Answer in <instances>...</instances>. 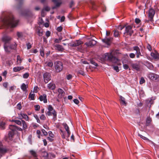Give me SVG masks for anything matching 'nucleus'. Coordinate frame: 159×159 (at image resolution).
Wrapping results in <instances>:
<instances>
[{
    "label": "nucleus",
    "mask_w": 159,
    "mask_h": 159,
    "mask_svg": "<svg viewBox=\"0 0 159 159\" xmlns=\"http://www.w3.org/2000/svg\"><path fill=\"white\" fill-rule=\"evenodd\" d=\"M155 14V11L153 9H150L148 12V17L150 18V21H152Z\"/></svg>",
    "instance_id": "obj_10"
},
{
    "label": "nucleus",
    "mask_w": 159,
    "mask_h": 159,
    "mask_svg": "<svg viewBox=\"0 0 159 159\" xmlns=\"http://www.w3.org/2000/svg\"><path fill=\"white\" fill-rule=\"evenodd\" d=\"M29 76V74L28 73H26L23 75V78L24 79L27 78Z\"/></svg>",
    "instance_id": "obj_48"
},
{
    "label": "nucleus",
    "mask_w": 159,
    "mask_h": 159,
    "mask_svg": "<svg viewBox=\"0 0 159 159\" xmlns=\"http://www.w3.org/2000/svg\"><path fill=\"white\" fill-rule=\"evenodd\" d=\"M102 41L107 45H109L110 41V39L109 38L103 39H102Z\"/></svg>",
    "instance_id": "obj_33"
},
{
    "label": "nucleus",
    "mask_w": 159,
    "mask_h": 159,
    "mask_svg": "<svg viewBox=\"0 0 159 159\" xmlns=\"http://www.w3.org/2000/svg\"><path fill=\"white\" fill-rule=\"evenodd\" d=\"M35 109L36 111H39L40 108V106L39 105H35L34 106Z\"/></svg>",
    "instance_id": "obj_51"
},
{
    "label": "nucleus",
    "mask_w": 159,
    "mask_h": 159,
    "mask_svg": "<svg viewBox=\"0 0 159 159\" xmlns=\"http://www.w3.org/2000/svg\"><path fill=\"white\" fill-rule=\"evenodd\" d=\"M96 43V41L93 39H91L89 42H86L84 44L88 47H92L95 45Z\"/></svg>",
    "instance_id": "obj_11"
},
{
    "label": "nucleus",
    "mask_w": 159,
    "mask_h": 159,
    "mask_svg": "<svg viewBox=\"0 0 159 159\" xmlns=\"http://www.w3.org/2000/svg\"><path fill=\"white\" fill-rule=\"evenodd\" d=\"M53 63L51 61H47L44 63V67L48 66L49 67H52L53 66Z\"/></svg>",
    "instance_id": "obj_24"
},
{
    "label": "nucleus",
    "mask_w": 159,
    "mask_h": 159,
    "mask_svg": "<svg viewBox=\"0 0 159 159\" xmlns=\"http://www.w3.org/2000/svg\"><path fill=\"white\" fill-rule=\"evenodd\" d=\"M54 66L55 70L57 72H59L63 70V64L60 61H57L55 62Z\"/></svg>",
    "instance_id": "obj_3"
},
{
    "label": "nucleus",
    "mask_w": 159,
    "mask_h": 159,
    "mask_svg": "<svg viewBox=\"0 0 159 159\" xmlns=\"http://www.w3.org/2000/svg\"><path fill=\"white\" fill-rule=\"evenodd\" d=\"M5 123L4 122L0 121V128H1L2 129H5Z\"/></svg>",
    "instance_id": "obj_38"
},
{
    "label": "nucleus",
    "mask_w": 159,
    "mask_h": 159,
    "mask_svg": "<svg viewBox=\"0 0 159 159\" xmlns=\"http://www.w3.org/2000/svg\"><path fill=\"white\" fill-rule=\"evenodd\" d=\"M38 89L39 88L37 86H35L34 88L33 92L34 93H37L38 91Z\"/></svg>",
    "instance_id": "obj_52"
},
{
    "label": "nucleus",
    "mask_w": 159,
    "mask_h": 159,
    "mask_svg": "<svg viewBox=\"0 0 159 159\" xmlns=\"http://www.w3.org/2000/svg\"><path fill=\"white\" fill-rule=\"evenodd\" d=\"M48 87L49 89L53 90L55 89L56 85L53 83H50L48 84Z\"/></svg>",
    "instance_id": "obj_19"
},
{
    "label": "nucleus",
    "mask_w": 159,
    "mask_h": 159,
    "mask_svg": "<svg viewBox=\"0 0 159 159\" xmlns=\"http://www.w3.org/2000/svg\"><path fill=\"white\" fill-rule=\"evenodd\" d=\"M4 48L5 51L8 53L10 52L11 50L8 45H4Z\"/></svg>",
    "instance_id": "obj_29"
},
{
    "label": "nucleus",
    "mask_w": 159,
    "mask_h": 159,
    "mask_svg": "<svg viewBox=\"0 0 159 159\" xmlns=\"http://www.w3.org/2000/svg\"><path fill=\"white\" fill-rule=\"evenodd\" d=\"M51 113L53 115V118H55H55L57 116V113L56 111H55L54 110H53L52 111H51Z\"/></svg>",
    "instance_id": "obj_45"
},
{
    "label": "nucleus",
    "mask_w": 159,
    "mask_h": 159,
    "mask_svg": "<svg viewBox=\"0 0 159 159\" xmlns=\"http://www.w3.org/2000/svg\"><path fill=\"white\" fill-rule=\"evenodd\" d=\"M30 152L31 155H32L34 157H37V154L35 151L33 150H31L30 151Z\"/></svg>",
    "instance_id": "obj_40"
},
{
    "label": "nucleus",
    "mask_w": 159,
    "mask_h": 159,
    "mask_svg": "<svg viewBox=\"0 0 159 159\" xmlns=\"http://www.w3.org/2000/svg\"><path fill=\"white\" fill-rule=\"evenodd\" d=\"M11 39V38L8 36L7 35L3 36L2 38V40L4 43V45L9 44Z\"/></svg>",
    "instance_id": "obj_5"
},
{
    "label": "nucleus",
    "mask_w": 159,
    "mask_h": 159,
    "mask_svg": "<svg viewBox=\"0 0 159 159\" xmlns=\"http://www.w3.org/2000/svg\"><path fill=\"white\" fill-rule=\"evenodd\" d=\"M19 117H20V119H24L26 121L29 120V117L26 114L21 113L20 114H19Z\"/></svg>",
    "instance_id": "obj_14"
},
{
    "label": "nucleus",
    "mask_w": 159,
    "mask_h": 159,
    "mask_svg": "<svg viewBox=\"0 0 159 159\" xmlns=\"http://www.w3.org/2000/svg\"><path fill=\"white\" fill-rule=\"evenodd\" d=\"M15 133L13 132V131H9L8 133V138L10 140H12L13 136L14 135Z\"/></svg>",
    "instance_id": "obj_26"
},
{
    "label": "nucleus",
    "mask_w": 159,
    "mask_h": 159,
    "mask_svg": "<svg viewBox=\"0 0 159 159\" xmlns=\"http://www.w3.org/2000/svg\"><path fill=\"white\" fill-rule=\"evenodd\" d=\"M18 20H15L13 16H11L8 18L4 20L3 24L7 27H14L17 26L18 22Z\"/></svg>",
    "instance_id": "obj_1"
},
{
    "label": "nucleus",
    "mask_w": 159,
    "mask_h": 159,
    "mask_svg": "<svg viewBox=\"0 0 159 159\" xmlns=\"http://www.w3.org/2000/svg\"><path fill=\"white\" fill-rule=\"evenodd\" d=\"M148 76L149 79L153 81H157L159 79V76L153 73L149 74Z\"/></svg>",
    "instance_id": "obj_8"
},
{
    "label": "nucleus",
    "mask_w": 159,
    "mask_h": 159,
    "mask_svg": "<svg viewBox=\"0 0 159 159\" xmlns=\"http://www.w3.org/2000/svg\"><path fill=\"white\" fill-rule=\"evenodd\" d=\"M114 35L115 37H118L120 35L119 31L116 30L114 31Z\"/></svg>",
    "instance_id": "obj_44"
},
{
    "label": "nucleus",
    "mask_w": 159,
    "mask_h": 159,
    "mask_svg": "<svg viewBox=\"0 0 159 159\" xmlns=\"http://www.w3.org/2000/svg\"><path fill=\"white\" fill-rule=\"evenodd\" d=\"M40 118L41 120H44L46 119V117L43 114H42L40 117Z\"/></svg>",
    "instance_id": "obj_54"
},
{
    "label": "nucleus",
    "mask_w": 159,
    "mask_h": 159,
    "mask_svg": "<svg viewBox=\"0 0 159 159\" xmlns=\"http://www.w3.org/2000/svg\"><path fill=\"white\" fill-rule=\"evenodd\" d=\"M55 47L56 48V49L57 50L59 51H63L64 50V48L62 46L59 44H55Z\"/></svg>",
    "instance_id": "obj_21"
},
{
    "label": "nucleus",
    "mask_w": 159,
    "mask_h": 159,
    "mask_svg": "<svg viewBox=\"0 0 159 159\" xmlns=\"http://www.w3.org/2000/svg\"><path fill=\"white\" fill-rule=\"evenodd\" d=\"M131 66L133 69L137 71H139L140 69L139 65L137 63H133L131 64Z\"/></svg>",
    "instance_id": "obj_17"
},
{
    "label": "nucleus",
    "mask_w": 159,
    "mask_h": 159,
    "mask_svg": "<svg viewBox=\"0 0 159 159\" xmlns=\"http://www.w3.org/2000/svg\"><path fill=\"white\" fill-rule=\"evenodd\" d=\"M8 150L6 148H3L1 143H0V154H4L7 152Z\"/></svg>",
    "instance_id": "obj_15"
},
{
    "label": "nucleus",
    "mask_w": 159,
    "mask_h": 159,
    "mask_svg": "<svg viewBox=\"0 0 159 159\" xmlns=\"http://www.w3.org/2000/svg\"><path fill=\"white\" fill-rule=\"evenodd\" d=\"M22 61L19 55H18L17 57V62L18 64H20Z\"/></svg>",
    "instance_id": "obj_41"
},
{
    "label": "nucleus",
    "mask_w": 159,
    "mask_h": 159,
    "mask_svg": "<svg viewBox=\"0 0 159 159\" xmlns=\"http://www.w3.org/2000/svg\"><path fill=\"white\" fill-rule=\"evenodd\" d=\"M16 34L19 38H22L23 36V33L21 32H17Z\"/></svg>",
    "instance_id": "obj_46"
},
{
    "label": "nucleus",
    "mask_w": 159,
    "mask_h": 159,
    "mask_svg": "<svg viewBox=\"0 0 159 159\" xmlns=\"http://www.w3.org/2000/svg\"><path fill=\"white\" fill-rule=\"evenodd\" d=\"M51 34V32L49 31H47L46 33V35L47 37H49Z\"/></svg>",
    "instance_id": "obj_62"
},
{
    "label": "nucleus",
    "mask_w": 159,
    "mask_h": 159,
    "mask_svg": "<svg viewBox=\"0 0 159 159\" xmlns=\"http://www.w3.org/2000/svg\"><path fill=\"white\" fill-rule=\"evenodd\" d=\"M62 125L64 127V128H65L66 131H67V132H68V134L69 135V132L70 131L69 130V127L67 125V124L65 123H63Z\"/></svg>",
    "instance_id": "obj_34"
},
{
    "label": "nucleus",
    "mask_w": 159,
    "mask_h": 159,
    "mask_svg": "<svg viewBox=\"0 0 159 159\" xmlns=\"http://www.w3.org/2000/svg\"><path fill=\"white\" fill-rule=\"evenodd\" d=\"M102 61H108L113 63L118 64L120 60L114 57L111 53H107L102 56L101 58Z\"/></svg>",
    "instance_id": "obj_2"
},
{
    "label": "nucleus",
    "mask_w": 159,
    "mask_h": 159,
    "mask_svg": "<svg viewBox=\"0 0 159 159\" xmlns=\"http://www.w3.org/2000/svg\"><path fill=\"white\" fill-rule=\"evenodd\" d=\"M153 101L152 99H148L146 100V105L150 108L151 105L153 104Z\"/></svg>",
    "instance_id": "obj_20"
},
{
    "label": "nucleus",
    "mask_w": 159,
    "mask_h": 159,
    "mask_svg": "<svg viewBox=\"0 0 159 159\" xmlns=\"http://www.w3.org/2000/svg\"><path fill=\"white\" fill-rule=\"evenodd\" d=\"M39 99L41 101H43V102L44 103H46L47 102V96L45 94H43L42 95L40 96L39 97Z\"/></svg>",
    "instance_id": "obj_16"
},
{
    "label": "nucleus",
    "mask_w": 159,
    "mask_h": 159,
    "mask_svg": "<svg viewBox=\"0 0 159 159\" xmlns=\"http://www.w3.org/2000/svg\"><path fill=\"white\" fill-rule=\"evenodd\" d=\"M26 45L27 46V49H30L31 47V44L30 43H28L26 44Z\"/></svg>",
    "instance_id": "obj_61"
},
{
    "label": "nucleus",
    "mask_w": 159,
    "mask_h": 159,
    "mask_svg": "<svg viewBox=\"0 0 159 159\" xmlns=\"http://www.w3.org/2000/svg\"><path fill=\"white\" fill-rule=\"evenodd\" d=\"M43 78L44 82L47 83L51 78V74L50 73L46 72L43 74Z\"/></svg>",
    "instance_id": "obj_4"
},
{
    "label": "nucleus",
    "mask_w": 159,
    "mask_h": 159,
    "mask_svg": "<svg viewBox=\"0 0 159 159\" xmlns=\"http://www.w3.org/2000/svg\"><path fill=\"white\" fill-rule=\"evenodd\" d=\"M34 96L35 94L34 93L32 94L30 93L29 95V98L31 99V100H34Z\"/></svg>",
    "instance_id": "obj_42"
},
{
    "label": "nucleus",
    "mask_w": 159,
    "mask_h": 159,
    "mask_svg": "<svg viewBox=\"0 0 159 159\" xmlns=\"http://www.w3.org/2000/svg\"><path fill=\"white\" fill-rule=\"evenodd\" d=\"M132 26L130 25L127 26L125 27V32L124 34L127 33L128 34H129L131 36L133 33V31L132 30Z\"/></svg>",
    "instance_id": "obj_6"
},
{
    "label": "nucleus",
    "mask_w": 159,
    "mask_h": 159,
    "mask_svg": "<svg viewBox=\"0 0 159 159\" xmlns=\"http://www.w3.org/2000/svg\"><path fill=\"white\" fill-rule=\"evenodd\" d=\"M62 27L61 26H59V27H58L57 29V30L58 31V32H61L62 30Z\"/></svg>",
    "instance_id": "obj_56"
},
{
    "label": "nucleus",
    "mask_w": 159,
    "mask_h": 159,
    "mask_svg": "<svg viewBox=\"0 0 159 159\" xmlns=\"http://www.w3.org/2000/svg\"><path fill=\"white\" fill-rule=\"evenodd\" d=\"M17 108L19 110H20L22 108L21 103L19 102L17 105Z\"/></svg>",
    "instance_id": "obj_55"
},
{
    "label": "nucleus",
    "mask_w": 159,
    "mask_h": 159,
    "mask_svg": "<svg viewBox=\"0 0 159 159\" xmlns=\"http://www.w3.org/2000/svg\"><path fill=\"white\" fill-rule=\"evenodd\" d=\"M48 109L49 111H51L54 109L53 107L51 105H49L48 107Z\"/></svg>",
    "instance_id": "obj_53"
},
{
    "label": "nucleus",
    "mask_w": 159,
    "mask_h": 159,
    "mask_svg": "<svg viewBox=\"0 0 159 159\" xmlns=\"http://www.w3.org/2000/svg\"><path fill=\"white\" fill-rule=\"evenodd\" d=\"M122 63L124 68L125 70L128 69L129 68V66L127 64H126V62L124 61H122Z\"/></svg>",
    "instance_id": "obj_37"
},
{
    "label": "nucleus",
    "mask_w": 159,
    "mask_h": 159,
    "mask_svg": "<svg viewBox=\"0 0 159 159\" xmlns=\"http://www.w3.org/2000/svg\"><path fill=\"white\" fill-rule=\"evenodd\" d=\"M144 65L149 69H151L153 67L152 65L148 61H146L144 63Z\"/></svg>",
    "instance_id": "obj_23"
},
{
    "label": "nucleus",
    "mask_w": 159,
    "mask_h": 159,
    "mask_svg": "<svg viewBox=\"0 0 159 159\" xmlns=\"http://www.w3.org/2000/svg\"><path fill=\"white\" fill-rule=\"evenodd\" d=\"M9 128L11 130L10 131H13V132L15 133L16 131V125H10Z\"/></svg>",
    "instance_id": "obj_22"
},
{
    "label": "nucleus",
    "mask_w": 159,
    "mask_h": 159,
    "mask_svg": "<svg viewBox=\"0 0 159 159\" xmlns=\"http://www.w3.org/2000/svg\"><path fill=\"white\" fill-rule=\"evenodd\" d=\"M83 43L80 40H76L75 42H71L69 43V45L71 47H76L80 46Z\"/></svg>",
    "instance_id": "obj_7"
},
{
    "label": "nucleus",
    "mask_w": 159,
    "mask_h": 159,
    "mask_svg": "<svg viewBox=\"0 0 159 159\" xmlns=\"http://www.w3.org/2000/svg\"><path fill=\"white\" fill-rule=\"evenodd\" d=\"M40 54L41 56L43 57H44V54L43 48H42L41 49H40Z\"/></svg>",
    "instance_id": "obj_49"
},
{
    "label": "nucleus",
    "mask_w": 159,
    "mask_h": 159,
    "mask_svg": "<svg viewBox=\"0 0 159 159\" xmlns=\"http://www.w3.org/2000/svg\"><path fill=\"white\" fill-rule=\"evenodd\" d=\"M52 1L56 4V5L52 7L53 9H55L59 7L61 4V0H52Z\"/></svg>",
    "instance_id": "obj_12"
},
{
    "label": "nucleus",
    "mask_w": 159,
    "mask_h": 159,
    "mask_svg": "<svg viewBox=\"0 0 159 159\" xmlns=\"http://www.w3.org/2000/svg\"><path fill=\"white\" fill-rule=\"evenodd\" d=\"M21 89L23 91H25L26 90V86L25 84L24 83H23L21 86Z\"/></svg>",
    "instance_id": "obj_36"
},
{
    "label": "nucleus",
    "mask_w": 159,
    "mask_h": 159,
    "mask_svg": "<svg viewBox=\"0 0 159 159\" xmlns=\"http://www.w3.org/2000/svg\"><path fill=\"white\" fill-rule=\"evenodd\" d=\"M43 156L44 157H48L49 155V154L46 152H43Z\"/></svg>",
    "instance_id": "obj_63"
},
{
    "label": "nucleus",
    "mask_w": 159,
    "mask_h": 159,
    "mask_svg": "<svg viewBox=\"0 0 159 159\" xmlns=\"http://www.w3.org/2000/svg\"><path fill=\"white\" fill-rule=\"evenodd\" d=\"M120 98L121 101L122 102V104L126 105V103L125 101V98L121 96H120Z\"/></svg>",
    "instance_id": "obj_35"
},
{
    "label": "nucleus",
    "mask_w": 159,
    "mask_h": 159,
    "mask_svg": "<svg viewBox=\"0 0 159 159\" xmlns=\"http://www.w3.org/2000/svg\"><path fill=\"white\" fill-rule=\"evenodd\" d=\"M78 73L82 75H85L84 72L81 70H79L78 71Z\"/></svg>",
    "instance_id": "obj_58"
},
{
    "label": "nucleus",
    "mask_w": 159,
    "mask_h": 159,
    "mask_svg": "<svg viewBox=\"0 0 159 159\" xmlns=\"http://www.w3.org/2000/svg\"><path fill=\"white\" fill-rule=\"evenodd\" d=\"M58 91L59 93L58 96L59 98H61L64 95L65 92L62 89L60 88L58 89Z\"/></svg>",
    "instance_id": "obj_18"
},
{
    "label": "nucleus",
    "mask_w": 159,
    "mask_h": 159,
    "mask_svg": "<svg viewBox=\"0 0 159 159\" xmlns=\"http://www.w3.org/2000/svg\"><path fill=\"white\" fill-rule=\"evenodd\" d=\"M60 130L61 131V134L62 138L63 139H66V137L67 138H68V137H69L70 134V131H69V134L68 135V132H67L66 134H65L66 132L65 131H63L61 129H60Z\"/></svg>",
    "instance_id": "obj_13"
},
{
    "label": "nucleus",
    "mask_w": 159,
    "mask_h": 159,
    "mask_svg": "<svg viewBox=\"0 0 159 159\" xmlns=\"http://www.w3.org/2000/svg\"><path fill=\"white\" fill-rule=\"evenodd\" d=\"M24 68L22 66H17L14 67L13 70L14 72H17L24 69Z\"/></svg>",
    "instance_id": "obj_25"
},
{
    "label": "nucleus",
    "mask_w": 159,
    "mask_h": 159,
    "mask_svg": "<svg viewBox=\"0 0 159 159\" xmlns=\"http://www.w3.org/2000/svg\"><path fill=\"white\" fill-rule=\"evenodd\" d=\"M151 55L154 59H156L158 58L159 55L157 52L156 53L152 52L151 53Z\"/></svg>",
    "instance_id": "obj_30"
},
{
    "label": "nucleus",
    "mask_w": 159,
    "mask_h": 159,
    "mask_svg": "<svg viewBox=\"0 0 159 159\" xmlns=\"http://www.w3.org/2000/svg\"><path fill=\"white\" fill-rule=\"evenodd\" d=\"M22 124L23 129L24 130L27 128V124L26 123L24 120H22Z\"/></svg>",
    "instance_id": "obj_32"
},
{
    "label": "nucleus",
    "mask_w": 159,
    "mask_h": 159,
    "mask_svg": "<svg viewBox=\"0 0 159 159\" xmlns=\"http://www.w3.org/2000/svg\"><path fill=\"white\" fill-rule=\"evenodd\" d=\"M145 82V81L144 78L143 77H141L140 80V84H142L144 83Z\"/></svg>",
    "instance_id": "obj_50"
},
{
    "label": "nucleus",
    "mask_w": 159,
    "mask_h": 159,
    "mask_svg": "<svg viewBox=\"0 0 159 159\" xmlns=\"http://www.w3.org/2000/svg\"><path fill=\"white\" fill-rule=\"evenodd\" d=\"M9 47L11 49H14L16 48V46L15 45H11Z\"/></svg>",
    "instance_id": "obj_64"
},
{
    "label": "nucleus",
    "mask_w": 159,
    "mask_h": 159,
    "mask_svg": "<svg viewBox=\"0 0 159 159\" xmlns=\"http://www.w3.org/2000/svg\"><path fill=\"white\" fill-rule=\"evenodd\" d=\"M13 121L15 122L16 124L17 125L21 126L22 125V121H20V120H13Z\"/></svg>",
    "instance_id": "obj_39"
},
{
    "label": "nucleus",
    "mask_w": 159,
    "mask_h": 159,
    "mask_svg": "<svg viewBox=\"0 0 159 159\" xmlns=\"http://www.w3.org/2000/svg\"><path fill=\"white\" fill-rule=\"evenodd\" d=\"M114 70H115L116 72H118L119 71V69L118 66H113Z\"/></svg>",
    "instance_id": "obj_60"
},
{
    "label": "nucleus",
    "mask_w": 159,
    "mask_h": 159,
    "mask_svg": "<svg viewBox=\"0 0 159 159\" xmlns=\"http://www.w3.org/2000/svg\"><path fill=\"white\" fill-rule=\"evenodd\" d=\"M37 34L39 36H41L43 34V30L40 28H38L36 30Z\"/></svg>",
    "instance_id": "obj_27"
},
{
    "label": "nucleus",
    "mask_w": 159,
    "mask_h": 159,
    "mask_svg": "<svg viewBox=\"0 0 159 159\" xmlns=\"http://www.w3.org/2000/svg\"><path fill=\"white\" fill-rule=\"evenodd\" d=\"M18 2V4L17 8H19L21 7V5L23 3L24 0H16Z\"/></svg>",
    "instance_id": "obj_31"
},
{
    "label": "nucleus",
    "mask_w": 159,
    "mask_h": 159,
    "mask_svg": "<svg viewBox=\"0 0 159 159\" xmlns=\"http://www.w3.org/2000/svg\"><path fill=\"white\" fill-rule=\"evenodd\" d=\"M90 62L91 64L94 65V66H98V64L95 62V61H94L93 60V59L90 60Z\"/></svg>",
    "instance_id": "obj_47"
},
{
    "label": "nucleus",
    "mask_w": 159,
    "mask_h": 159,
    "mask_svg": "<svg viewBox=\"0 0 159 159\" xmlns=\"http://www.w3.org/2000/svg\"><path fill=\"white\" fill-rule=\"evenodd\" d=\"M133 49L136 52L135 53L136 55V57L138 58L140 56H142L141 52L140 49L138 46H134L133 47Z\"/></svg>",
    "instance_id": "obj_9"
},
{
    "label": "nucleus",
    "mask_w": 159,
    "mask_h": 159,
    "mask_svg": "<svg viewBox=\"0 0 159 159\" xmlns=\"http://www.w3.org/2000/svg\"><path fill=\"white\" fill-rule=\"evenodd\" d=\"M77 50L81 52L82 50V46H79L77 48Z\"/></svg>",
    "instance_id": "obj_57"
},
{
    "label": "nucleus",
    "mask_w": 159,
    "mask_h": 159,
    "mask_svg": "<svg viewBox=\"0 0 159 159\" xmlns=\"http://www.w3.org/2000/svg\"><path fill=\"white\" fill-rule=\"evenodd\" d=\"M139 136L142 139H143L144 140H147L148 142L151 143L152 144H153L154 143L151 140H149L146 137L143 136L142 135L140 134H139Z\"/></svg>",
    "instance_id": "obj_28"
},
{
    "label": "nucleus",
    "mask_w": 159,
    "mask_h": 159,
    "mask_svg": "<svg viewBox=\"0 0 159 159\" xmlns=\"http://www.w3.org/2000/svg\"><path fill=\"white\" fill-rule=\"evenodd\" d=\"M152 121V119L150 117H148L146 120V125L148 126L150 123Z\"/></svg>",
    "instance_id": "obj_43"
},
{
    "label": "nucleus",
    "mask_w": 159,
    "mask_h": 159,
    "mask_svg": "<svg viewBox=\"0 0 159 159\" xmlns=\"http://www.w3.org/2000/svg\"><path fill=\"white\" fill-rule=\"evenodd\" d=\"M129 56L131 58H133L135 57V54L134 53H131L129 54Z\"/></svg>",
    "instance_id": "obj_59"
}]
</instances>
